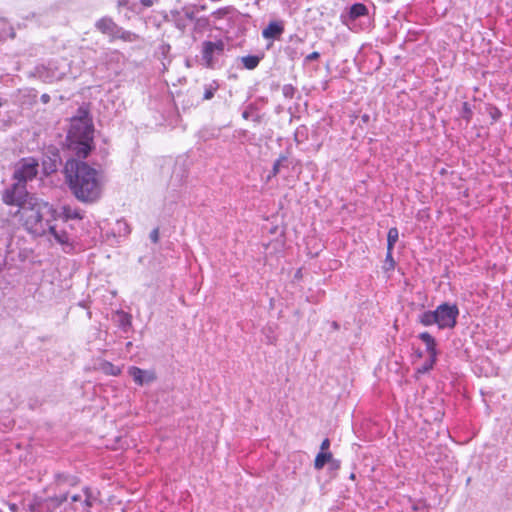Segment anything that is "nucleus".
<instances>
[{
	"instance_id": "79ce46f5",
	"label": "nucleus",
	"mask_w": 512,
	"mask_h": 512,
	"mask_svg": "<svg viewBox=\"0 0 512 512\" xmlns=\"http://www.w3.org/2000/svg\"><path fill=\"white\" fill-rule=\"evenodd\" d=\"M333 327H334L335 329H337V328H338V324H337L336 322H333Z\"/></svg>"
},
{
	"instance_id": "ea45409f",
	"label": "nucleus",
	"mask_w": 512,
	"mask_h": 512,
	"mask_svg": "<svg viewBox=\"0 0 512 512\" xmlns=\"http://www.w3.org/2000/svg\"><path fill=\"white\" fill-rule=\"evenodd\" d=\"M386 261L390 263V267H391V268H393V267H394V260H393V258H392V257H391V258H387V257H386Z\"/></svg>"
},
{
	"instance_id": "f03ea898",
	"label": "nucleus",
	"mask_w": 512,
	"mask_h": 512,
	"mask_svg": "<svg viewBox=\"0 0 512 512\" xmlns=\"http://www.w3.org/2000/svg\"><path fill=\"white\" fill-rule=\"evenodd\" d=\"M10 205L18 206L17 214L20 220L26 230L35 236L45 235L50 223L57 217V212L52 205L32 195H27Z\"/></svg>"
},
{
	"instance_id": "e433bc0d",
	"label": "nucleus",
	"mask_w": 512,
	"mask_h": 512,
	"mask_svg": "<svg viewBox=\"0 0 512 512\" xmlns=\"http://www.w3.org/2000/svg\"><path fill=\"white\" fill-rule=\"evenodd\" d=\"M41 100H42V102H43V103H48V102H49V100H50V97H49V95H47V94H43V95L41 96Z\"/></svg>"
},
{
	"instance_id": "72a5a7b5",
	"label": "nucleus",
	"mask_w": 512,
	"mask_h": 512,
	"mask_svg": "<svg viewBox=\"0 0 512 512\" xmlns=\"http://www.w3.org/2000/svg\"><path fill=\"white\" fill-rule=\"evenodd\" d=\"M320 57L318 52H312L306 56V61H314Z\"/></svg>"
},
{
	"instance_id": "1a4fd4ad",
	"label": "nucleus",
	"mask_w": 512,
	"mask_h": 512,
	"mask_svg": "<svg viewBox=\"0 0 512 512\" xmlns=\"http://www.w3.org/2000/svg\"><path fill=\"white\" fill-rule=\"evenodd\" d=\"M128 373L133 378L134 382L140 386L153 382L156 379L154 372L142 370L136 366L130 367Z\"/></svg>"
},
{
	"instance_id": "c85d7f7f",
	"label": "nucleus",
	"mask_w": 512,
	"mask_h": 512,
	"mask_svg": "<svg viewBox=\"0 0 512 512\" xmlns=\"http://www.w3.org/2000/svg\"><path fill=\"white\" fill-rule=\"evenodd\" d=\"M471 116L472 110L470 108V105L467 102H464L462 107V117L469 121Z\"/></svg>"
},
{
	"instance_id": "9b49d317",
	"label": "nucleus",
	"mask_w": 512,
	"mask_h": 512,
	"mask_svg": "<svg viewBox=\"0 0 512 512\" xmlns=\"http://www.w3.org/2000/svg\"><path fill=\"white\" fill-rule=\"evenodd\" d=\"M96 501V497L93 496L91 490L88 487L84 488V498L81 502L74 505L76 512H90V508Z\"/></svg>"
},
{
	"instance_id": "a878e982",
	"label": "nucleus",
	"mask_w": 512,
	"mask_h": 512,
	"mask_svg": "<svg viewBox=\"0 0 512 512\" xmlns=\"http://www.w3.org/2000/svg\"><path fill=\"white\" fill-rule=\"evenodd\" d=\"M286 160H287V158L285 156H281L274 162L272 171H271V175L269 176V178L272 176H276L280 172L281 164H282V162H284Z\"/></svg>"
},
{
	"instance_id": "c756f323",
	"label": "nucleus",
	"mask_w": 512,
	"mask_h": 512,
	"mask_svg": "<svg viewBox=\"0 0 512 512\" xmlns=\"http://www.w3.org/2000/svg\"><path fill=\"white\" fill-rule=\"evenodd\" d=\"M150 239L153 243H157L159 241V228H155L151 231Z\"/></svg>"
},
{
	"instance_id": "6ab92c4d",
	"label": "nucleus",
	"mask_w": 512,
	"mask_h": 512,
	"mask_svg": "<svg viewBox=\"0 0 512 512\" xmlns=\"http://www.w3.org/2000/svg\"><path fill=\"white\" fill-rule=\"evenodd\" d=\"M241 61L246 69L252 70L258 66L260 58L258 56L248 55L242 57Z\"/></svg>"
},
{
	"instance_id": "a211bd4d",
	"label": "nucleus",
	"mask_w": 512,
	"mask_h": 512,
	"mask_svg": "<svg viewBox=\"0 0 512 512\" xmlns=\"http://www.w3.org/2000/svg\"><path fill=\"white\" fill-rule=\"evenodd\" d=\"M367 7L362 3H355L350 7L349 16L351 19H357L359 17L367 15Z\"/></svg>"
},
{
	"instance_id": "b1692460",
	"label": "nucleus",
	"mask_w": 512,
	"mask_h": 512,
	"mask_svg": "<svg viewBox=\"0 0 512 512\" xmlns=\"http://www.w3.org/2000/svg\"><path fill=\"white\" fill-rule=\"evenodd\" d=\"M101 369L107 375L118 376L121 373V369L110 362L103 363Z\"/></svg>"
},
{
	"instance_id": "bb28decb",
	"label": "nucleus",
	"mask_w": 512,
	"mask_h": 512,
	"mask_svg": "<svg viewBox=\"0 0 512 512\" xmlns=\"http://www.w3.org/2000/svg\"><path fill=\"white\" fill-rule=\"evenodd\" d=\"M437 356H429V359L425 361L423 367L419 369L420 372H427L434 366Z\"/></svg>"
},
{
	"instance_id": "2eb2a0df",
	"label": "nucleus",
	"mask_w": 512,
	"mask_h": 512,
	"mask_svg": "<svg viewBox=\"0 0 512 512\" xmlns=\"http://www.w3.org/2000/svg\"><path fill=\"white\" fill-rule=\"evenodd\" d=\"M399 231L396 227H392L388 230L387 234V258H391L395 243L398 241Z\"/></svg>"
},
{
	"instance_id": "7ed1b4c3",
	"label": "nucleus",
	"mask_w": 512,
	"mask_h": 512,
	"mask_svg": "<svg viewBox=\"0 0 512 512\" xmlns=\"http://www.w3.org/2000/svg\"><path fill=\"white\" fill-rule=\"evenodd\" d=\"M38 161L33 157L21 159L16 163L13 173L15 183L7 188L2 195L5 204L18 202L23 197L29 195L26 190V183L33 180L38 173Z\"/></svg>"
},
{
	"instance_id": "39448f33",
	"label": "nucleus",
	"mask_w": 512,
	"mask_h": 512,
	"mask_svg": "<svg viewBox=\"0 0 512 512\" xmlns=\"http://www.w3.org/2000/svg\"><path fill=\"white\" fill-rule=\"evenodd\" d=\"M93 126L88 112L78 110V115L71 119L69 137L75 140H92Z\"/></svg>"
},
{
	"instance_id": "6e6552de",
	"label": "nucleus",
	"mask_w": 512,
	"mask_h": 512,
	"mask_svg": "<svg viewBox=\"0 0 512 512\" xmlns=\"http://www.w3.org/2000/svg\"><path fill=\"white\" fill-rule=\"evenodd\" d=\"M95 27L102 34L108 35L110 40H115V34L118 31L119 25L114 22L110 17H102L96 21Z\"/></svg>"
},
{
	"instance_id": "7c9ffc66",
	"label": "nucleus",
	"mask_w": 512,
	"mask_h": 512,
	"mask_svg": "<svg viewBox=\"0 0 512 512\" xmlns=\"http://www.w3.org/2000/svg\"><path fill=\"white\" fill-rule=\"evenodd\" d=\"M329 447H330V440L328 438H325L322 443H321V446H320V452H329Z\"/></svg>"
},
{
	"instance_id": "412c9836",
	"label": "nucleus",
	"mask_w": 512,
	"mask_h": 512,
	"mask_svg": "<svg viewBox=\"0 0 512 512\" xmlns=\"http://www.w3.org/2000/svg\"><path fill=\"white\" fill-rule=\"evenodd\" d=\"M219 84L216 81H212L211 83L204 86V100H210L213 98L215 92L218 90Z\"/></svg>"
},
{
	"instance_id": "4be33fe9",
	"label": "nucleus",
	"mask_w": 512,
	"mask_h": 512,
	"mask_svg": "<svg viewBox=\"0 0 512 512\" xmlns=\"http://www.w3.org/2000/svg\"><path fill=\"white\" fill-rule=\"evenodd\" d=\"M179 12H182V16L188 21L191 22L195 19L196 13L198 9L194 5L185 6Z\"/></svg>"
},
{
	"instance_id": "0eeeda50",
	"label": "nucleus",
	"mask_w": 512,
	"mask_h": 512,
	"mask_svg": "<svg viewBox=\"0 0 512 512\" xmlns=\"http://www.w3.org/2000/svg\"><path fill=\"white\" fill-rule=\"evenodd\" d=\"M38 74L44 82L53 83L61 80L65 75V71L60 69L56 63L50 62L47 66L38 69Z\"/></svg>"
},
{
	"instance_id": "c9c22d12",
	"label": "nucleus",
	"mask_w": 512,
	"mask_h": 512,
	"mask_svg": "<svg viewBox=\"0 0 512 512\" xmlns=\"http://www.w3.org/2000/svg\"><path fill=\"white\" fill-rule=\"evenodd\" d=\"M156 0H141V4L145 7H150Z\"/></svg>"
},
{
	"instance_id": "f704fd0d",
	"label": "nucleus",
	"mask_w": 512,
	"mask_h": 512,
	"mask_svg": "<svg viewBox=\"0 0 512 512\" xmlns=\"http://www.w3.org/2000/svg\"><path fill=\"white\" fill-rule=\"evenodd\" d=\"M67 498H68V497H67V495H66V494H64V495H62V496H60V497L55 498L54 500H55V502H56V504H57V505H60V504H62L64 501H67Z\"/></svg>"
},
{
	"instance_id": "cd10ccee",
	"label": "nucleus",
	"mask_w": 512,
	"mask_h": 512,
	"mask_svg": "<svg viewBox=\"0 0 512 512\" xmlns=\"http://www.w3.org/2000/svg\"><path fill=\"white\" fill-rule=\"evenodd\" d=\"M282 93L286 98H293L295 93V88L291 84H286L282 88Z\"/></svg>"
},
{
	"instance_id": "2f4dec72",
	"label": "nucleus",
	"mask_w": 512,
	"mask_h": 512,
	"mask_svg": "<svg viewBox=\"0 0 512 512\" xmlns=\"http://www.w3.org/2000/svg\"><path fill=\"white\" fill-rule=\"evenodd\" d=\"M228 13H229V8L225 7V8L218 9L216 12H214V15H216L218 18H222Z\"/></svg>"
},
{
	"instance_id": "473e14b6",
	"label": "nucleus",
	"mask_w": 512,
	"mask_h": 512,
	"mask_svg": "<svg viewBox=\"0 0 512 512\" xmlns=\"http://www.w3.org/2000/svg\"><path fill=\"white\" fill-rule=\"evenodd\" d=\"M83 498H84V489L82 490V494H76V495H73V496L71 497V501H72L73 503H75V505H76V504H78L79 502H81V501L83 500Z\"/></svg>"
},
{
	"instance_id": "423d86ee",
	"label": "nucleus",
	"mask_w": 512,
	"mask_h": 512,
	"mask_svg": "<svg viewBox=\"0 0 512 512\" xmlns=\"http://www.w3.org/2000/svg\"><path fill=\"white\" fill-rule=\"evenodd\" d=\"M225 42L223 40L204 41L202 43V61L205 67L213 69L223 55Z\"/></svg>"
},
{
	"instance_id": "9d476101",
	"label": "nucleus",
	"mask_w": 512,
	"mask_h": 512,
	"mask_svg": "<svg viewBox=\"0 0 512 512\" xmlns=\"http://www.w3.org/2000/svg\"><path fill=\"white\" fill-rule=\"evenodd\" d=\"M284 32L283 21H271L262 31V37L266 40L279 38Z\"/></svg>"
},
{
	"instance_id": "a19ab883",
	"label": "nucleus",
	"mask_w": 512,
	"mask_h": 512,
	"mask_svg": "<svg viewBox=\"0 0 512 512\" xmlns=\"http://www.w3.org/2000/svg\"><path fill=\"white\" fill-rule=\"evenodd\" d=\"M9 509H10L11 511L15 512V511H16V509H17V505H16V504H14V503L9 504Z\"/></svg>"
},
{
	"instance_id": "393cba45",
	"label": "nucleus",
	"mask_w": 512,
	"mask_h": 512,
	"mask_svg": "<svg viewBox=\"0 0 512 512\" xmlns=\"http://www.w3.org/2000/svg\"><path fill=\"white\" fill-rule=\"evenodd\" d=\"M119 317V323L122 328H127L131 326V315L126 312L120 311L117 313Z\"/></svg>"
},
{
	"instance_id": "4468645a",
	"label": "nucleus",
	"mask_w": 512,
	"mask_h": 512,
	"mask_svg": "<svg viewBox=\"0 0 512 512\" xmlns=\"http://www.w3.org/2000/svg\"><path fill=\"white\" fill-rule=\"evenodd\" d=\"M418 337L426 345V351L429 356H437L436 341L434 337L428 332H422Z\"/></svg>"
},
{
	"instance_id": "f8f14e48",
	"label": "nucleus",
	"mask_w": 512,
	"mask_h": 512,
	"mask_svg": "<svg viewBox=\"0 0 512 512\" xmlns=\"http://www.w3.org/2000/svg\"><path fill=\"white\" fill-rule=\"evenodd\" d=\"M59 216L62 217L64 221L83 219L82 211L79 208L72 207L70 205L62 206Z\"/></svg>"
},
{
	"instance_id": "58836bf2",
	"label": "nucleus",
	"mask_w": 512,
	"mask_h": 512,
	"mask_svg": "<svg viewBox=\"0 0 512 512\" xmlns=\"http://www.w3.org/2000/svg\"><path fill=\"white\" fill-rule=\"evenodd\" d=\"M249 116H250V112H249L248 110L243 111V113H242V117H243L244 119H248V118H249Z\"/></svg>"
},
{
	"instance_id": "dca6fc26",
	"label": "nucleus",
	"mask_w": 512,
	"mask_h": 512,
	"mask_svg": "<svg viewBox=\"0 0 512 512\" xmlns=\"http://www.w3.org/2000/svg\"><path fill=\"white\" fill-rule=\"evenodd\" d=\"M333 455L331 452H319L314 460V467L317 470H321L325 464L332 461Z\"/></svg>"
},
{
	"instance_id": "ddd939ff",
	"label": "nucleus",
	"mask_w": 512,
	"mask_h": 512,
	"mask_svg": "<svg viewBox=\"0 0 512 512\" xmlns=\"http://www.w3.org/2000/svg\"><path fill=\"white\" fill-rule=\"evenodd\" d=\"M47 232L50 233L53 236L54 240L59 244L71 246L69 234L64 230H57L56 225H52L50 223V227L48 228Z\"/></svg>"
},
{
	"instance_id": "f257e3e1",
	"label": "nucleus",
	"mask_w": 512,
	"mask_h": 512,
	"mask_svg": "<svg viewBox=\"0 0 512 512\" xmlns=\"http://www.w3.org/2000/svg\"><path fill=\"white\" fill-rule=\"evenodd\" d=\"M66 182L72 194L83 203L98 201L103 191V178L98 170L75 159L64 166Z\"/></svg>"
},
{
	"instance_id": "aec40b11",
	"label": "nucleus",
	"mask_w": 512,
	"mask_h": 512,
	"mask_svg": "<svg viewBox=\"0 0 512 512\" xmlns=\"http://www.w3.org/2000/svg\"><path fill=\"white\" fill-rule=\"evenodd\" d=\"M172 17H173L175 26L179 30L184 31L188 25V21L182 16V12H179V11L172 12Z\"/></svg>"
},
{
	"instance_id": "20e7f679",
	"label": "nucleus",
	"mask_w": 512,
	"mask_h": 512,
	"mask_svg": "<svg viewBox=\"0 0 512 512\" xmlns=\"http://www.w3.org/2000/svg\"><path fill=\"white\" fill-rule=\"evenodd\" d=\"M459 308L456 304L442 303L433 311H424L417 321L425 327L437 325L439 329H453L457 324Z\"/></svg>"
},
{
	"instance_id": "4c0bfd02",
	"label": "nucleus",
	"mask_w": 512,
	"mask_h": 512,
	"mask_svg": "<svg viewBox=\"0 0 512 512\" xmlns=\"http://www.w3.org/2000/svg\"><path fill=\"white\" fill-rule=\"evenodd\" d=\"M330 464H331L332 468L337 469L339 467V461L334 460L333 458H332V461L330 462Z\"/></svg>"
},
{
	"instance_id": "5701e85b",
	"label": "nucleus",
	"mask_w": 512,
	"mask_h": 512,
	"mask_svg": "<svg viewBox=\"0 0 512 512\" xmlns=\"http://www.w3.org/2000/svg\"><path fill=\"white\" fill-rule=\"evenodd\" d=\"M77 141L79 142V147L77 149V155L79 157L85 158L91 150V146H90L91 140H77Z\"/></svg>"
},
{
	"instance_id": "f3484780",
	"label": "nucleus",
	"mask_w": 512,
	"mask_h": 512,
	"mask_svg": "<svg viewBox=\"0 0 512 512\" xmlns=\"http://www.w3.org/2000/svg\"><path fill=\"white\" fill-rule=\"evenodd\" d=\"M115 39H121L125 42H135L139 39V36L136 33L124 30L122 27L119 26L118 31L115 34Z\"/></svg>"
}]
</instances>
